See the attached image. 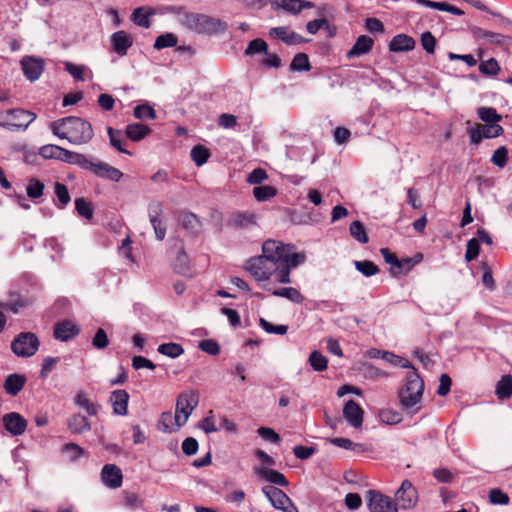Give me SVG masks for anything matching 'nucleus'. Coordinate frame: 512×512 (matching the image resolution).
I'll return each mask as SVG.
<instances>
[{"instance_id": "1", "label": "nucleus", "mask_w": 512, "mask_h": 512, "mask_svg": "<svg viewBox=\"0 0 512 512\" xmlns=\"http://www.w3.org/2000/svg\"><path fill=\"white\" fill-rule=\"evenodd\" d=\"M39 155L44 159H57L68 164L79 166L83 170L91 171L95 176L114 182L120 181L123 173L104 162L89 159L84 154L73 152L58 145L47 144L39 149Z\"/></svg>"}, {"instance_id": "2", "label": "nucleus", "mask_w": 512, "mask_h": 512, "mask_svg": "<svg viewBox=\"0 0 512 512\" xmlns=\"http://www.w3.org/2000/svg\"><path fill=\"white\" fill-rule=\"evenodd\" d=\"M52 133L60 139H66L74 145H82L93 138V128L87 120L68 116L50 123Z\"/></svg>"}, {"instance_id": "3", "label": "nucleus", "mask_w": 512, "mask_h": 512, "mask_svg": "<svg viewBox=\"0 0 512 512\" xmlns=\"http://www.w3.org/2000/svg\"><path fill=\"white\" fill-rule=\"evenodd\" d=\"M173 12L178 15L182 26L199 34H215L226 29V23L211 16L187 12L183 7H174Z\"/></svg>"}, {"instance_id": "4", "label": "nucleus", "mask_w": 512, "mask_h": 512, "mask_svg": "<svg viewBox=\"0 0 512 512\" xmlns=\"http://www.w3.org/2000/svg\"><path fill=\"white\" fill-rule=\"evenodd\" d=\"M424 392V382L417 370L413 368L407 373L406 384L399 391V400L404 411L411 415L418 413L421 409V399Z\"/></svg>"}, {"instance_id": "5", "label": "nucleus", "mask_w": 512, "mask_h": 512, "mask_svg": "<svg viewBox=\"0 0 512 512\" xmlns=\"http://www.w3.org/2000/svg\"><path fill=\"white\" fill-rule=\"evenodd\" d=\"M35 119V113L24 109L0 111V126L9 131H24Z\"/></svg>"}, {"instance_id": "6", "label": "nucleus", "mask_w": 512, "mask_h": 512, "mask_svg": "<svg viewBox=\"0 0 512 512\" xmlns=\"http://www.w3.org/2000/svg\"><path fill=\"white\" fill-rule=\"evenodd\" d=\"M199 404V393L197 390L188 389L181 392L177 399L175 405V425L177 429L185 425L194 411V409Z\"/></svg>"}, {"instance_id": "7", "label": "nucleus", "mask_w": 512, "mask_h": 512, "mask_svg": "<svg viewBox=\"0 0 512 512\" xmlns=\"http://www.w3.org/2000/svg\"><path fill=\"white\" fill-rule=\"evenodd\" d=\"M40 341L32 332H21L11 342V350L18 357H31L39 349Z\"/></svg>"}, {"instance_id": "8", "label": "nucleus", "mask_w": 512, "mask_h": 512, "mask_svg": "<svg viewBox=\"0 0 512 512\" xmlns=\"http://www.w3.org/2000/svg\"><path fill=\"white\" fill-rule=\"evenodd\" d=\"M243 268L262 289L271 291L268 283H266L270 279V272H267V259L265 257L261 255L251 257L245 262Z\"/></svg>"}, {"instance_id": "9", "label": "nucleus", "mask_w": 512, "mask_h": 512, "mask_svg": "<svg viewBox=\"0 0 512 512\" xmlns=\"http://www.w3.org/2000/svg\"><path fill=\"white\" fill-rule=\"evenodd\" d=\"M365 498L370 512H398L395 501L379 491L367 490Z\"/></svg>"}, {"instance_id": "10", "label": "nucleus", "mask_w": 512, "mask_h": 512, "mask_svg": "<svg viewBox=\"0 0 512 512\" xmlns=\"http://www.w3.org/2000/svg\"><path fill=\"white\" fill-rule=\"evenodd\" d=\"M262 492L269 499L274 508L282 510L283 512H299L292 500L281 489L269 485L264 486Z\"/></svg>"}, {"instance_id": "11", "label": "nucleus", "mask_w": 512, "mask_h": 512, "mask_svg": "<svg viewBox=\"0 0 512 512\" xmlns=\"http://www.w3.org/2000/svg\"><path fill=\"white\" fill-rule=\"evenodd\" d=\"M395 503L403 510L413 509L418 502V492L410 480H404L395 493Z\"/></svg>"}, {"instance_id": "12", "label": "nucleus", "mask_w": 512, "mask_h": 512, "mask_svg": "<svg viewBox=\"0 0 512 512\" xmlns=\"http://www.w3.org/2000/svg\"><path fill=\"white\" fill-rule=\"evenodd\" d=\"M469 138L472 144L478 145L483 139L496 138L504 133V129L498 123L476 124L469 131Z\"/></svg>"}, {"instance_id": "13", "label": "nucleus", "mask_w": 512, "mask_h": 512, "mask_svg": "<svg viewBox=\"0 0 512 512\" xmlns=\"http://www.w3.org/2000/svg\"><path fill=\"white\" fill-rule=\"evenodd\" d=\"M20 65L24 76L31 82L38 80L45 69V61L35 56H24Z\"/></svg>"}, {"instance_id": "14", "label": "nucleus", "mask_w": 512, "mask_h": 512, "mask_svg": "<svg viewBox=\"0 0 512 512\" xmlns=\"http://www.w3.org/2000/svg\"><path fill=\"white\" fill-rule=\"evenodd\" d=\"M163 213V205L160 201H151L148 205V216L153 227L155 237L158 241L164 240L166 236V225L160 219Z\"/></svg>"}, {"instance_id": "15", "label": "nucleus", "mask_w": 512, "mask_h": 512, "mask_svg": "<svg viewBox=\"0 0 512 512\" xmlns=\"http://www.w3.org/2000/svg\"><path fill=\"white\" fill-rule=\"evenodd\" d=\"M268 36L271 39L281 40L286 45H297L308 41L288 26L273 27L269 30Z\"/></svg>"}, {"instance_id": "16", "label": "nucleus", "mask_w": 512, "mask_h": 512, "mask_svg": "<svg viewBox=\"0 0 512 512\" xmlns=\"http://www.w3.org/2000/svg\"><path fill=\"white\" fill-rule=\"evenodd\" d=\"M287 252V245L276 241V240H266L262 245V255L267 260H272L277 263L284 262V258Z\"/></svg>"}, {"instance_id": "17", "label": "nucleus", "mask_w": 512, "mask_h": 512, "mask_svg": "<svg viewBox=\"0 0 512 512\" xmlns=\"http://www.w3.org/2000/svg\"><path fill=\"white\" fill-rule=\"evenodd\" d=\"M5 429L13 436L22 435L27 428V420L17 412H10L3 416Z\"/></svg>"}, {"instance_id": "18", "label": "nucleus", "mask_w": 512, "mask_h": 512, "mask_svg": "<svg viewBox=\"0 0 512 512\" xmlns=\"http://www.w3.org/2000/svg\"><path fill=\"white\" fill-rule=\"evenodd\" d=\"M80 333V328L71 320L58 322L54 326L53 335L55 339L67 342Z\"/></svg>"}, {"instance_id": "19", "label": "nucleus", "mask_w": 512, "mask_h": 512, "mask_svg": "<svg viewBox=\"0 0 512 512\" xmlns=\"http://www.w3.org/2000/svg\"><path fill=\"white\" fill-rule=\"evenodd\" d=\"M343 416L354 428H359L363 423L364 411L354 400H348L343 408Z\"/></svg>"}, {"instance_id": "20", "label": "nucleus", "mask_w": 512, "mask_h": 512, "mask_svg": "<svg viewBox=\"0 0 512 512\" xmlns=\"http://www.w3.org/2000/svg\"><path fill=\"white\" fill-rule=\"evenodd\" d=\"M103 483L110 488H119L122 485L123 475L119 467L114 464H106L101 471Z\"/></svg>"}, {"instance_id": "21", "label": "nucleus", "mask_w": 512, "mask_h": 512, "mask_svg": "<svg viewBox=\"0 0 512 512\" xmlns=\"http://www.w3.org/2000/svg\"><path fill=\"white\" fill-rule=\"evenodd\" d=\"M111 43L115 53L119 56H125L133 45V38L126 31L119 30L111 35Z\"/></svg>"}, {"instance_id": "22", "label": "nucleus", "mask_w": 512, "mask_h": 512, "mask_svg": "<svg viewBox=\"0 0 512 512\" xmlns=\"http://www.w3.org/2000/svg\"><path fill=\"white\" fill-rule=\"evenodd\" d=\"M113 412L120 416H125L128 413L129 394L126 390L118 389L111 392L109 398Z\"/></svg>"}, {"instance_id": "23", "label": "nucleus", "mask_w": 512, "mask_h": 512, "mask_svg": "<svg viewBox=\"0 0 512 512\" xmlns=\"http://www.w3.org/2000/svg\"><path fill=\"white\" fill-rule=\"evenodd\" d=\"M175 247L177 248V255L172 263L173 270L180 275H187L190 272V265L183 242L177 240Z\"/></svg>"}, {"instance_id": "24", "label": "nucleus", "mask_w": 512, "mask_h": 512, "mask_svg": "<svg viewBox=\"0 0 512 512\" xmlns=\"http://www.w3.org/2000/svg\"><path fill=\"white\" fill-rule=\"evenodd\" d=\"M373 45L374 40L371 37L367 35H361L357 38L352 48L347 52V58L351 59L365 55L372 50Z\"/></svg>"}, {"instance_id": "25", "label": "nucleus", "mask_w": 512, "mask_h": 512, "mask_svg": "<svg viewBox=\"0 0 512 512\" xmlns=\"http://www.w3.org/2000/svg\"><path fill=\"white\" fill-rule=\"evenodd\" d=\"M67 427L72 434H84L91 430L90 422L80 413H75L68 419Z\"/></svg>"}, {"instance_id": "26", "label": "nucleus", "mask_w": 512, "mask_h": 512, "mask_svg": "<svg viewBox=\"0 0 512 512\" xmlns=\"http://www.w3.org/2000/svg\"><path fill=\"white\" fill-rule=\"evenodd\" d=\"M415 47V40L406 34H398L392 38L389 43V50L391 52H406L413 50Z\"/></svg>"}, {"instance_id": "27", "label": "nucleus", "mask_w": 512, "mask_h": 512, "mask_svg": "<svg viewBox=\"0 0 512 512\" xmlns=\"http://www.w3.org/2000/svg\"><path fill=\"white\" fill-rule=\"evenodd\" d=\"M229 226L239 229H246L256 225V215L251 212L234 213L228 222Z\"/></svg>"}, {"instance_id": "28", "label": "nucleus", "mask_w": 512, "mask_h": 512, "mask_svg": "<svg viewBox=\"0 0 512 512\" xmlns=\"http://www.w3.org/2000/svg\"><path fill=\"white\" fill-rule=\"evenodd\" d=\"M267 272H270V278L274 277V279L279 283H291V278L288 276L287 266H283L282 262L277 263L272 260H267Z\"/></svg>"}, {"instance_id": "29", "label": "nucleus", "mask_w": 512, "mask_h": 512, "mask_svg": "<svg viewBox=\"0 0 512 512\" xmlns=\"http://www.w3.org/2000/svg\"><path fill=\"white\" fill-rule=\"evenodd\" d=\"M25 375L13 373L7 376L4 382V389L7 394L16 396L26 383Z\"/></svg>"}, {"instance_id": "30", "label": "nucleus", "mask_w": 512, "mask_h": 512, "mask_svg": "<svg viewBox=\"0 0 512 512\" xmlns=\"http://www.w3.org/2000/svg\"><path fill=\"white\" fill-rule=\"evenodd\" d=\"M179 225L191 234H196L201 229V222L197 215L191 212H181L178 217Z\"/></svg>"}, {"instance_id": "31", "label": "nucleus", "mask_w": 512, "mask_h": 512, "mask_svg": "<svg viewBox=\"0 0 512 512\" xmlns=\"http://www.w3.org/2000/svg\"><path fill=\"white\" fill-rule=\"evenodd\" d=\"M150 132L151 129L142 123L128 124L125 128V136L133 142L144 139Z\"/></svg>"}, {"instance_id": "32", "label": "nucleus", "mask_w": 512, "mask_h": 512, "mask_svg": "<svg viewBox=\"0 0 512 512\" xmlns=\"http://www.w3.org/2000/svg\"><path fill=\"white\" fill-rule=\"evenodd\" d=\"M257 473L260 477L278 486L287 487L289 484L285 475L277 470L263 467L259 468Z\"/></svg>"}, {"instance_id": "33", "label": "nucleus", "mask_w": 512, "mask_h": 512, "mask_svg": "<svg viewBox=\"0 0 512 512\" xmlns=\"http://www.w3.org/2000/svg\"><path fill=\"white\" fill-rule=\"evenodd\" d=\"M54 193L56 196V200H54L56 207L58 209H64L71 200L67 186L63 183L56 182L54 184Z\"/></svg>"}, {"instance_id": "34", "label": "nucleus", "mask_w": 512, "mask_h": 512, "mask_svg": "<svg viewBox=\"0 0 512 512\" xmlns=\"http://www.w3.org/2000/svg\"><path fill=\"white\" fill-rule=\"evenodd\" d=\"M293 246L287 245V252L284 258L283 266H287L288 276L291 270L304 263L306 256L304 253L292 252Z\"/></svg>"}, {"instance_id": "35", "label": "nucleus", "mask_w": 512, "mask_h": 512, "mask_svg": "<svg viewBox=\"0 0 512 512\" xmlns=\"http://www.w3.org/2000/svg\"><path fill=\"white\" fill-rule=\"evenodd\" d=\"M272 294L277 297H284L294 303H302L304 301V296L300 293V291L294 287H284L271 290Z\"/></svg>"}, {"instance_id": "36", "label": "nucleus", "mask_w": 512, "mask_h": 512, "mask_svg": "<svg viewBox=\"0 0 512 512\" xmlns=\"http://www.w3.org/2000/svg\"><path fill=\"white\" fill-rule=\"evenodd\" d=\"M495 394L498 399H507L512 396V376L504 375L496 384Z\"/></svg>"}, {"instance_id": "37", "label": "nucleus", "mask_w": 512, "mask_h": 512, "mask_svg": "<svg viewBox=\"0 0 512 512\" xmlns=\"http://www.w3.org/2000/svg\"><path fill=\"white\" fill-rule=\"evenodd\" d=\"M74 403L83 408L89 416H96L98 413V406L92 403L83 391L77 392Z\"/></svg>"}, {"instance_id": "38", "label": "nucleus", "mask_w": 512, "mask_h": 512, "mask_svg": "<svg viewBox=\"0 0 512 512\" xmlns=\"http://www.w3.org/2000/svg\"><path fill=\"white\" fill-rule=\"evenodd\" d=\"M190 157L195 165L200 167L208 161L210 151L205 146L198 144L191 149Z\"/></svg>"}, {"instance_id": "39", "label": "nucleus", "mask_w": 512, "mask_h": 512, "mask_svg": "<svg viewBox=\"0 0 512 512\" xmlns=\"http://www.w3.org/2000/svg\"><path fill=\"white\" fill-rule=\"evenodd\" d=\"M107 134L109 136L110 144L120 153L132 155V153L123 147L122 132L121 130L114 129L112 127L107 128Z\"/></svg>"}, {"instance_id": "40", "label": "nucleus", "mask_w": 512, "mask_h": 512, "mask_svg": "<svg viewBox=\"0 0 512 512\" xmlns=\"http://www.w3.org/2000/svg\"><path fill=\"white\" fill-rule=\"evenodd\" d=\"M477 115L486 124H495L502 120V116L492 107H479Z\"/></svg>"}, {"instance_id": "41", "label": "nucleus", "mask_w": 512, "mask_h": 512, "mask_svg": "<svg viewBox=\"0 0 512 512\" xmlns=\"http://www.w3.org/2000/svg\"><path fill=\"white\" fill-rule=\"evenodd\" d=\"M157 351L170 358H177L184 353L182 345L174 342L159 345Z\"/></svg>"}, {"instance_id": "42", "label": "nucleus", "mask_w": 512, "mask_h": 512, "mask_svg": "<svg viewBox=\"0 0 512 512\" xmlns=\"http://www.w3.org/2000/svg\"><path fill=\"white\" fill-rule=\"evenodd\" d=\"M349 231L351 236L357 240L359 243L366 244L369 241V238L366 233V229L364 224L361 221H353L350 224Z\"/></svg>"}, {"instance_id": "43", "label": "nucleus", "mask_w": 512, "mask_h": 512, "mask_svg": "<svg viewBox=\"0 0 512 512\" xmlns=\"http://www.w3.org/2000/svg\"><path fill=\"white\" fill-rule=\"evenodd\" d=\"M178 43V38L173 33H165L159 35L154 42V49L162 50L164 48L174 47Z\"/></svg>"}, {"instance_id": "44", "label": "nucleus", "mask_w": 512, "mask_h": 512, "mask_svg": "<svg viewBox=\"0 0 512 512\" xmlns=\"http://www.w3.org/2000/svg\"><path fill=\"white\" fill-rule=\"evenodd\" d=\"M355 268L365 277H371L379 273V267L369 260L355 261Z\"/></svg>"}, {"instance_id": "45", "label": "nucleus", "mask_w": 512, "mask_h": 512, "mask_svg": "<svg viewBox=\"0 0 512 512\" xmlns=\"http://www.w3.org/2000/svg\"><path fill=\"white\" fill-rule=\"evenodd\" d=\"M379 418L381 422L388 425H395L402 421L401 413L390 408L381 409Z\"/></svg>"}, {"instance_id": "46", "label": "nucleus", "mask_w": 512, "mask_h": 512, "mask_svg": "<svg viewBox=\"0 0 512 512\" xmlns=\"http://www.w3.org/2000/svg\"><path fill=\"white\" fill-rule=\"evenodd\" d=\"M309 364L314 371L322 372L327 369L328 359L319 351H313L309 356Z\"/></svg>"}, {"instance_id": "47", "label": "nucleus", "mask_w": 512, "mask_h": 512, "mask_svg": "<svg viewBox=\"0 0 512 512\" xmlns=\"http://www.w3.org/2000/svg\"><path fill=\"white\" fill-rule=\"evenodd\" d=\"M290 69L293 71H309L311 65L308 55L305 53L296 54L290 64Z\"/></svg>"}, {"instance_id": "48", "label": "nucleus", "mask_w": 512, "mask_h": 512, "mask_svg": "<svg viewBox=\"0 0 512 512\" xmlns=\"http://www.w3.org/2000/svg\"><path fill=\"white\" fill-rule=\"evenodd\" d=\"M26 192L31 199H38L43 195L44 184L36 178H31L28 180Z\"/></svg>"}, {"instance_id": "49", "label": "nucleus", "mask_w": 512, "mask_h": 512, "mask_svg": "<svg viewBox=\"0 0 512 512\" xmlns=\"http://www.w3.org/2000/svg\"><path fill=\"white\" fill-rule=\"evenodd\" d=\"M151 13H145L143 7H138L134 9L131 15L132 21L143 28H149L151 26V21L149 19Z\"/></svg>"}, {"instance_id": "50", "label": "nucleus", "mask_w": 512, "mask_h": 512, "mask_svg": "<svg viewBox=\"0 0 512 512\" xmlns=\"http://www.w3.org/2000/svg\"><path fill=\"white\" fill-rule=\"evenodd\" d=\"M75 209L77 213L85 219H91L93 217L94 211L92 204L85 198L81 197L75 200Z\"/></svg>"}, {"instance_id": "51", "label": "nucleus", "mask_w": 512, "mask_h": 512, "mask_svg": "<svg viewBox=\"0 0 512 512\" xmlns=\"http://www.w3.org/2000/svg\"><path fill=\"white\" fill-rule=\"evenodd\" d=\"M479 71L487 76H496L500 72V65L495 58L481 61Z\"/></svg>"}, {"instance_id": "52", "label": "nucleus", "mask_w": 512, "mask_h": 512, "mask_svg": "<svg viewBox=\"0 0 512 512\" xmlns=\"http://www.w3.org/2000/svg\"><path fill=\"white\" fill-rule=\"evenodd\" d=\"M133 115L135 118L144 120L150 119L154 120L156 118V111L154 108L148 104L137 105L134 108Z\"/></svg>"}, {"instance_id": "53", "label": "nucleus", "mask_w": 512, "mask_h": 512, "mask_svg": "<svg viewBox=\"0 0 512 512\" xmlns=\"http://www.w3.org/2000/svg\"><path fill=\"white\" fill-rule=\"evenodd\" d=\"M267 51H268L267 43L261 38H256L249 42V44L245 50V54L246 55H255V54H260V53L267 54Z\"/></svg>"}, {"instance_id": "54", "label": "nucleus", "mask_w": 512, "mask_h": 512, "mask_svg": "<svg viewBox=\"0 0 512 512\" xmlns=\"http://www.w3.org/2000/svg\"><path fill=\"white\" fill-rule=\"evenodd\" d=\"M489 501L494 505H508L510 498L508 494L500 488H493L489 491Z\"/></svg>"}, {"instance_id": "55", "label": "nucleus", "mask_w": 512, "mask_h": 512, "mask_svg": "<svg viewBox=\"0 0 512 512\" xmlns=\"http://www.w3.org/2000/svg\"><path fill=\"white\" fill-rule=\"evenodd\" d=\"M27 305V301L25 299L17 296L16 298L11 297L7 302H0V308L11 311L13 313H18L19 310Z\"/></svg>"}, {"instance_id": "56", "label": "nucleus", "mask_w": 512, "mask_h": 512, "mask_svg": "<svg viewBox=\"0 0 512 512\" xmlns=\"http://www.w3.org/2000/svg\"><path fill=\"white\" fill-rule=\"evenodd\" d=\"M277 191L272 186H257L253 189L254 197L258 201H267L276 195Z\"/></svg>"}, {"instance_id": "57", "label": "nucleus", "mask_w": 512, "mask_h": 512, "mask_svg": "<svg viewBox=\"0 0 512 512\" xmlns=\"http://www.w3.org/2000/svg\"><path fill=\"white\" fill-rule=\"evenodd\" d=\"M271 4L292 14L299 13V0H273Z\"/></svg>"}, {"instance_id": "58", "label": "nucleus", "mask_w": 512, "mask_h": 512, "mask_svg": "<svg viewBox=\"0 0 512 512\" xmlns=\"http://www.w3.org/2000/svg\"><path fill=\"white\" fill-rule=\"evenodd\" d=\"M331 442L337 446V447H340V448H343V449H347V450H353V451H357V452H363L364 449H363V445L362 444H359V443H354L352 442L350 439L348 438H342V437H339V438H333L331 440Z\"/></svg>"}, {"instance_id": "59", "label": "nucleus", "mask_w": 512, "mask_h": 512, "mask_svg": "<svg viewBox=\"0 0 512 512\" xmlns=\"http://www.w3.org/2000/svg\"><path fill=\"white\" fill-rule=\"evenodd\" d=\"M480 252V244L479 240L476 238H472L468 240L466 245V253H465V260L467 262H471L475 260Z\"/></svg>"}, {"instance_id": "60", "label": "nucleus", "mask_w": 512, "mask_h": 512, "mask_svg": "<svg viewBox=\"0 0 512 512\" xmlns=\"http://www.w3.org/2000/svg\"><path fill=\"white\" fill-rule=\"evenodd\" d=\"M383 358L386 359L387 361H389L394 366H400L402 368H409V369H411V371L413 370V368H415L412 365V363L409 360H407L406 358L397 356L390 352H384Z\"/></svg>"}, {"instance_id": "61", "label": "nucleus", "mask_w": 512, "mask_h": 512, "mask_svg": "<svg viewBox=\"0 0 512 512\" xmlns=\"http://www.w3.org/2000/svg\"><path fill=\"white\" fill-rule=\"evenodd\" d=\"M413 261L410 257L399 259V264L396 265V269L391 268L390 273L397 277L400 274H407L413 268Z\"/></svg>"}, {"instance_id": "62", "label": "nucleus", "mask_w": 512, "mask_h": 512, "mask_svg": "<svg viewBox=\"0 0 512 512\" xmlns=\"http://www.w3.org/2000/svg\"><path fill=\"white\" fill-rule=\"evenodd\" d=\"M508 161V149L505 146H501L498 149H496L492 155L491 162L500 167L503 168Z\"/></svg>"}, {"instance_id": "63", "label": "nucleus", "mask_w": 512, "mask_h": 512, "mask_svg": "<svg viewBox=\"0 0 512 512\" xmlns=\"http://www.w3.org/2000/svg\"><path fill=\"white\" fill-rule=\"evenodd\" d=\"M260 326L270 334L284 335L288 331L287 325H274L264 318L260 319Z\"/></svg>"}, {"instance_id": "64", "label": "nucleus", "mask_w": 512, "mask_h": 512, "mask_svg": "<svg viewBox=\"0 0 512 512\" xmlns=\"http://www.w3.org/2000/svg\"><path fill=\"white\" fill-rule=\"evenodd\" d=\"M199 349L203 352L209 354V355H218L220 353V346L219 344L212 339H206L199 342L198 345Z\"/></svg>"}]
</instances>
